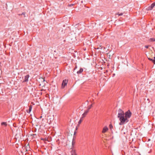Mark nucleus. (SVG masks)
Segmentation results:
<instances>
[{"label":"nucleus","mask_w":155,"mask_h":155,"mask_svg":"<svg viewBox=\"0 0 155 155\" xmlns=\"http://www.w3.org/2000/svg\"><path fill=\"white\" fill-rule=\"evenodd\" d=\"M68 81L66 80H63L61 85V88H64L65 86L67 84Z\"/></svg>","instance_id":"obj_4"},{"label":"nucleus","mask_w":155,"mask_h":155,"mask_svg":"<svg viewBox=\"0 0 155 155\" xmlns=\"http://www.w3.org/2000/svg\"><path fill=\"white\" fill-rule=\"evenodd\" d=\"M116 15H118L119 16H121V15H123V13H121L120 14H119V13H117V14H116Z\"/></svg>","instance_id":"obj_17"},{"label":"nucleus","mask_w":155,"mask_h":155,"mask_svg":"<svg viewBox=\"0 0 155 155\" xmlns=\"http://www.w3.org/2000/svg\"><path fill=\"white\" fill-rule=\"evenodd\" d=\"M74 5V4H71L69 5V6L71 7V6H73Z\"/></svg>","instance_id":"obj_20"},{"label":"nucleus","mask_w":155,"mask_h":155,"mask_svg":"<svg viewBox=\"0 0 155 155\" xmlns=\"http://www.w3.org/2000/svg\"><path fill=\"white\" fill-rule=\"evenodd\" d=\"M1 125L6 127L7 126V124L6 122H2L1 123Z\"/></svg>","instance_id":"obj_12"},{"label":"nucleus","mask_w":155,"mask_h":155,"mask_svg":"<svg viewBox=\"0 0 155 155\" xmlns=\"http://www.w3.org/2000/svg\"><path fill=\"white\" fill-rule=\"evenodd\" d=\"M83 69L82 68H81L79 71H77V73L78 74H80L83 72Z\"/></svg>","instance_id":"obj_11"},{"label":"nucleus","mask_w":155,"mask_h":155,"mask_svg":"<svg viewBox=\"0 0 155 155\" xmlns=\"http://www.w3.org/2000/svg\"><path fill=\"white\" fill-rule=\"evenodd\" d=\"M117 117L119 118V120L120 121V122L119 123L120 125H123L125 123V120L127 119L124 118V113L122 109L120 108L118 110Z\"/></svg>","instance_id":"obj_1"},{"label":"nucleus","mask_w":155,"mask_h":155,"mask_svg":"<svg viewBox=\"0 0 155 155\" xmlns=\"http://www.w3.org/2000/svg\"><path fill=\"white\" fill-rule=\"evenodd\" d=\"M92 106V104H91L90 106H89V107L88 108L87 110H89L91 108Z\"/></svg>","instance_id":"obj_16"},{"label":"nucleus","mask_w":155,"mask_h":155,"mask_svg":"<svg viewBox=\"0 0 155 155\" xmlns=\"http://www.w3.org/2000/svg\"><path fill=\"white\" fill-rule=\"evenodd\" d=\"M29 77V74L27 75L25 77V80L23 81V82H27L28 81V79Z\"/></svg>","instance_id":"obj_5"},{"label":"nucleus","mask_w":155,"mask_h":155,"mask_svg":"<svg viewBox=\"0 0 155 155\" xmlns=\"http://www.w3.org/2000/svg\"><path fill=\"white\" fill-rule=\"evenodd\" d=\"M155 6V2L152 4L150 6H148L146 9L148 11L151 10H152L153 7Z\"/></svg>","instance_id":"obj_3"},{"label":"nucleus","mask_w":155,"mask_h":155,"mask_svg":"<svg viewBox=\"0 0 155 155\" xmlns=\"http://www.w3.org/2000/svg\"><path fill=\"white\" fill-rule=\"evenodd\" d=\"M89 111V110L87 109L84 112L82 115L83 117H85L86 116Z\"/></svg>","instance_id":"obj_7"},{"label":"nucleus","mask_w":155,"mask_h":155,"mask_svg":"<svg viewBox=\"0 0 155 155\" xmlns=\"http://www.w3.org/2000/svg\"><path fill=\"white\" fill-rule=\"evenodd\" d=\"M75 142L74 140V139L73 138L72 140V147H74V145L75 143Z\"/></svg>","instance_id":"obj_13"},{"label":"nucleus","mask_w":155,"mask_h":155,"mask_svg":"<svg viewBox=\"0 0 155 155\" xmlns=\"http://www.w3.org/2000/svg\"><path fill=\"white\" fill-rule=\"evenodd\" d=\"M148 59L149 60H150V61H151L153 63V59H152V58H148Z\"/></svg>","instance_id":"obj_19"},{"label":"nucleus","mask_w":155,"mask_h":155,"mask_svg":"<svg viewBox=\"0 0 155 155\" xmlns=\"http://www.w3.org/2000/svg\"><path fill=\"white\" fill-rule=\"evenodd\" d=\"M153 63L154 64H155V56L153 58Z\"/></svg>","instance_id":"obj_18"},{"label":"nucleus","mask_w":155,"mask_h":155,"mask_svg":"<svg viewBox=\"0 0 155 155\" xmlns=\"http://www.w3.org/2000/svg\"><path fill=\"white\" fill-rule=\"evenodd\" d=\"M41 140H46V139H45L44 138H41Z\"/></svg>","instance_id":"obj_23"},{"label":"nucleus","mask_w":155,"mask_h":155,"mask_svg":"<svg viewBox=\"0 0 155 155\" xmlns=\"http://www.w3.org/2000/svg\"><path fill=\"white\" fill-rule=\"evenodd\" d=\"M108 130V128L105 126L104 127L103 129L102 132L103 133H105V132H106L107 130Z\"/></svg>","instance_id":"obj_6"},{"label":"nucleus","mask_w":155,"mask_h":155,"mask_svg":"<svg viewBox=\"0 0 155 155\" xmlns=\"http://www.w3.org/2000/svg\"><path fill=\"white\" fill-rule=\"evenodd\" d=\"M84 117H83L82 116V117H81L80 118L79 121L78 122V125H79L80 124H81V123L82 121L83 118Z\"/></svg>","instance_id":"obj_9"},{"label":"nucleus","mask_w":155,"mask_h":155,"mask_svg":"<svg viewBox=\"0 0 155 155\" xmlns=\"http://www.w3.org/2000/svg\"><path fill=\"white\" fill-rule=\"evenodd\" d=\"M150 39H153V38H150ZM154 39H155V38Z\"/></svg>","instance_id":"obj_25"},{"label":"nucleus","mask_w":155,"mask_h":155,"mask_svg":"<svg viewBox=\"0 0 155 155\" xmlns=\"http://www.w3.org/2000/svg\"><path fill=\"white\" fill-rule=\"evenodd\" d=\"M77 68V67L76 66L74 69V71Z\"/></svg>","instance_id":"obj_24"},{"label":"nucleus","mask_w":155,"mask_h":155,"mask_svg":"<svg viewBox=\"0 0 155 155\" xmlns=\"http://www.w3.org/2000/svg\"><path fill=\"white\" fill-rule=\"evenodd\" d=\"M25 12H23L21 14H18V15H24V17H25Z\"/></svg>","instance_id":"obj_14"},{"label":"nucleus","mask_w":155,"mask_h":155,"mask_svg":"<svg viewBox=\"0 0 155 155\" xmlns=\"http://www.w3.org/2000/svg\"><path fill=\"white\" fill-rule=\"evenodd\" d=\"M32 108V106L30 105L29 107V110H26L27 112L28 113H30L31 110Z\"/></svg>","instance_id":"obj_8"},{"label":"nucleus","mask_w":155,"mask_h":155,"mask_svg":"<svg viewBox=\"0 0 155 155\" xmlns=\"http://www.w3.org/2000/svg\"><path fill=\"white\" fill-rule=\"evenodd\" d=\"M75 132H74V134H75Z\"/></svg>","instance_id":"obj_26"},{"label":"nucleus","mask_w":155,"mask_h":155,"mask_svg":"<svg viewBox=\"0 0 155 155\" xmlns=\"http://www.w3.org/2000/svg\"><path fill=\"white\" fill-rule=\"evenodd\" d=\"M109 127L111 129L113 128V126L111 124L109 125Z\"/></svg>","instance_id":"obj_15"},{"label":"nucleus","mask_w":155,"mask_h":155,"mask_svg":"<svg viewBox=\"0 0 155 155\" xmlns=\"http://www.w3.org/2000/svg\"><path fill=\"white\" fill-rule=\"evenodd\" d=\"M145 47L147 48H148V46L145 45Z\"/></svg>","instance_id":"obj_22"},{"label":"nucleus","mask_w":155,"mask_h":155,"mask_svg":"<svg viewBox=\"0 0 155 155\" xmlns=\"http://www.w3.org/2000/svg\"><path fill=\"white\" fill-rule=\"evenodd\" d=\"M151 41H155V39H150Z\"/></svg>","instance_id":"obj_21"},{"label":"nucleus","mask_w":155,"mask_h":155,"mask_svg":"<svg viewBox=\"0 0 155 155\" xmlns=\"http://www.w3.org/2000/svg\"><path fill=\"white\" fill-rule=\"evenodd\" d=\"M71 153L72 155H77L75 150H74L73 149L72 150L71 152Z\"/></svg>","instance_id":"obj_10"},{"label":"nucleus","mask_w":155,"mask_h":155,"mask_svg":"<svg viewBox=\"0 0 155 155\" xmlns=\"http://www.w3.org/2000/svg\"><path fill=\"white\" fill-rule=\"evenodd\" d=\"M124 118L125 119H126V120H125V123H127L129 121L128 118H129L131 117L132 115V113L129 110H128L126 112L124 113Z\"/></svg>","instance_id":"obj_2"}]
</instances>
